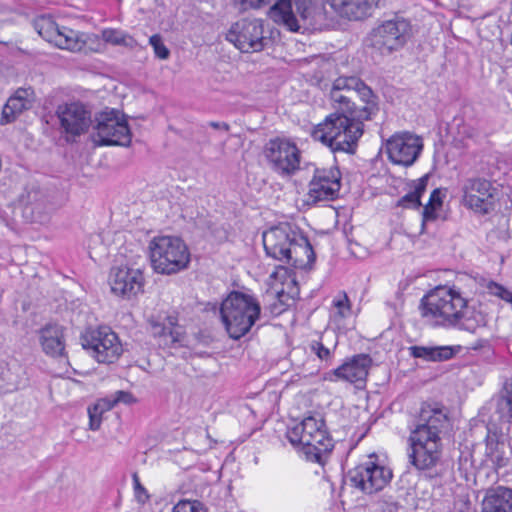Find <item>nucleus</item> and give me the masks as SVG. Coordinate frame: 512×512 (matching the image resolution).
I'll use <instances>...</instances> for the list:
<instances>
[{"instance_id": "32", "label": "nucleus", "mask_w": 512, "mask_h": 512, "mask_svg": "<svg viewBox=\"0 0 512 512\" xmlns=\"http://www.w3.org/2000/svg\"><path fill=\"white\" fill-rule=\"evenodd\" d=\"M35 29L46 41L53 43L60 33L59 27L51 18L40 17L35 21Z\"/></svg>"}, {"instance_id": "16", "label": "nucleus", "mask_w": 512, "mask_h": 512, "mask_svg": "<svg viewBox=\"0 0 512 512\" xmlns=\"http://www.w3.org/2000/svg\"><path fill=\"white\" fill-rule=\"evenodd\" d=\"M83 347L91 350L100 363H113L122 354V345L116 333L107 326L92 330L84 337Z\"/></svg>"}, {"instance_id": "31", "label": "nucleus", "mask_w": 512, "mask_h": 512, "mask_svg": "<svg viewBox=\"0 0 512 512\" xmlns=\"http://www.w3.org/2000/svg\"><path fill=\"white\" fill-rule=\"evenodd\" d=\"M111 410V404L106 398L98 400L95 404L88 407L89 429L97 431L102 423L103 415Z\"/></svg>"}, {"instance_id": "3", "label": "nucleus", "mask_w": 512, "mask_h": 512, "mask_svg": "<svg viewBox=\"0 0 512 512\" xmlns=\"http://www.w3.org/2000/svg\"><path fill=\"white\" fill-rule=\"evenodd\" d=\"M420 308L422 316L436 325L469 332H474L484 320L455 286H437L422 298Z\"/></svg>"}, {"instance_id": "29", "label": "nucleus", "mask_w": 512, "mask_h": 512, "mask_svg": "<svg viewBox=\"0 0 512 512\" xmlns=\"http://www.w3.org/2000/svg\"><path fill=\"white\" fill-rule=\"evenodd\" d=\"M54 44L60 49L79 52L84 48L86 41L84 40L83 34H80L79 32L68 27L62 26Z\"/></svg>"}, {"instance_id": "25", "label": "nucleus", "mask_w": 512, "mask_h": 512, "mask_svg": "<svg viewBox=\"0 0 512 512\" xmlns=\"http://www.w3.org/2000/svg\"><path fill=\"white\" fill-rule=\"evenodd\" d=\"M31 89H18L6 102L2 109L0 124L12 123L24 111L31 107Z\"/></svg>"}, {"instance_id": "20", "label": "nucleus", "mask_w": 512, "mask_h": 512, "mask_svg": "<svg viewBox=\"0 0 512 512\" xmlns=\"http://www.w3.org/2000/svg\"><path fill=\"white\" fill-rule=\"evenodd\" d=\"M492 412L489 426L500 433L512 432V381H506L499 394L491 401Z\"/></svg>"}, {"instance_id": "40", "label": "nucleus", "mask_w": 512, "mask_h": 512, "mask_svg": "<svg viewBox=\"0 0 512 512\" xmlns=\"http://www.w3.org/2000/svg\"><path fill=\"white\" fill-rule=\"evenodd\" d=\"M378 504L386 512H398L401 507L399 501L394 496L388 494L383 495Z\"/></svg>"}, {"instance_id": "35", "label": "nucleus", "mask_w": 512, "mask_h": 512, "mask_svg": "<svg viewBox=\"0 0 512 512\" xmlns=\"http://www.w3.org/2000/svg\"><path fill=\"white\" fill-rule=\"evenodd\" d=\"M149 43L153 47L155 55L162 60L169 57L170 51L164 45L162 37L159 34H154L149 38Z\"/></svg>"}, {"instance_id": "14", "label": "nucleus", "mask_w": 512, "mask_h": 512, "mask_svg": "<svg viewBox=\"0 0 512 512\" xmlns=\"http://www.w3.org/2000/svg\"><path fill=\"white\" fill-rule=\"evenodd\" d=\"M263 22L259 19H241L229 29L226 39L241 52H259L264 49Z\"/></svg>"}, {"instance_id": "34", "label": "nucleus", "mask_w": 512, "mask_h": 512, "mask_svg": "<svg viewBox=\"0 0 512 512\" xmlns=\"http://www.w3.org/2000/svg\"><path fill=\"white\" fill-rule=\"evenodd\" d=\"M106 400L111 404V409L118 403L130 405L136 402V398L132 393L123 390L116 391L114 394L106 397Z\"/></svg>"}, {"instance_id": "30", "label": "nucleus", "mask_w": 512, "mask_h": 512, "mask_svg": "<svg viewBox=\"0 0 512 512\" xmlns=\"http://www.w3.org/2000/svg\"><path fill=\"white\" fill-rule=\"evenodd\" d=\"M428 175H425L413 182V190L402 196L396 206L405 209H418L421 203V196L426 191Z\"/></svg>"}, {"instance_id": "23", "label": "nucleus", "mask_w": 512, "mask_h": 512, "mask_svg": "<svg viewBox=\"0 0 512 512\" xmlns=\"http://www.w3.org/2000/svg\"><path fill=\"white\" fill-rule=\"evenodd\" d=\"M65 328L56 323L46 324L39 330V341L43 352L53 358L65 357Z\"/></svg>"}, {"instance_id": "28", "label": "nucleus", "mask_w": 512, "mask_h": 512, "mask_svg": "<svg viewBox=\"0 0 512 512\" xmlns=\"http://www.w3.org/2000/svg\"><path fill=\"white\" fill-rule=\"evenodd\" d=\"M151 331L153 336L165 338L166 345L182 342L183 330L178 326L175 316H168L165 322H152Z\"/></svg>"}, {"instance_id": "37", "label": "nucleus", "mask_w": 512, "mask_h": 512, "mask_svg": "<svg viewBox=\"0 0 512 512\" xmlns=\"http://www.w3.org/2000/svg\"><path fill=\"white\" fill-rule=\"evenodd\" d=\"M333 306L337 309V315L346 317L351 311V305L346 293H342L333 300Z\"/></svg>"}, {"instance_id": "19", "label": "nucleus", "mask_w": 512, "mask_h": 512, "mask_svg": "<svg viewBox=\"0 0 512 512\" xmlns=\"http://www.w3.org/2000/svg\"><path fill=\"white\" fill-rule=\"evenodd\" d=\"M109 284L114 294L130 298L142 291L144 277L139 269L113 267L109 275Z\"/></svg>"}, {"instance_id": "38", "label": "nucleus", "mask_w": 512, "mask_h": 512, "mask_svg": "<svg viewBox=\"0 0 512 512\" xmlns=\"http://www.w3.org/2000/svg\"><path fill=\"white\" fill-rule=\"evenodd\" d=\"M104 38L107 42L112 44H123L130 45L133 39L130 36H127L119 31L109 30L104 32Z\"/></svg>"}, {"instance_id": "8", "label": "nucleus", "mask_w": 512, "mask_h": 512, "mask_svg": "<svg viewBox=\"0 0 512 512\" xmlns=\"http://www.w3.org/2000/svg\"><path fill=\"white\" fill-rule=\"evenodd\" d=\"M153 269L161 274H174L188 266L190 254L186 244L175 236L154 237L149 243Z\"/></svg>"}, {"instance_id": "2", "label": "nucleus", "mask_w": 512, "mask_h": 512, "mask_svg": "<svg viewBox=\"0 0 512 512\" xmlns=\"http://www.w3.org/2000/svg\"><path fill=\"white\" fill-rule=\"evenodd\" d=\"M448 427L449 418L443 405L423 403L409 424V463L421 471L436 467L442 456V436Z\"/></svg>"}, {"instance_id": "15", "label": "nucleus", "mask_w": 512, "mask_h": 512, "mask_svg": "<svg viewBox=\"0 0 512 512\" xmlns=\"http://www.w3.org/2000/svg\"><path fill=\"white\" fill-rule=\"evenodd\" d=\"M265 154L272 169L279 175H292L300 167V150L289 140L271 139L266 145Z\"/></svg>"}, {"instance_id": "21", "label": "nucleus", "mask_w": 512, "mask_h": 512, "mask_svg": "<svg viewBox=\"0 0 512 512\" xmlns=\"http://www.w3.org/2000/svg\"><path fill=\"white\" fill-rule=\"evenodd\" d=\"M493 427H487V435L485 438V454L484 462L494 470L508 466L512 457V448L504 439V432L498 435L497 431H493Z\"/></svg>"}, {"instance_id": "43", "label": "nucleus", "mask_w": 512, "mask_h": 512, "mask_svg": "<svg viewBox=\"0 0 512 512\" xmlns=\"http://www.w3.org/2000/svg\"><path fill=\"white\" fill-rule=\"evenodd\" d=\"M469 500L466 499L464 501H462V505L461 507L459 508V511L463 512L464 510H467L468 509V505H469Z\"/></svg>"}, {"instance_id": "4", "label": "nucleus", "mask_w": 512, "mask_h": 512, "mask_svg": "<svg viewBox=\"0 0 512 512\" xmlns=\"http://www.w3.org/2000/svg\"><path fill=\"white\" fill-rule=\"evenodd\" d=\"M263 246L268 257L304 268L315 260V253L308 238L289 223H280L263 232Z\"/></svg>"}, {"instance_id": "42", "label": "nucleus", "mask_w": 512, "mask_h": 512, "mask_svg": "<svg viewBox=\"0 0 512 512\" xmlns=\"http://www.w3.org/2000/svg\"><path fill=\"white\" fill-rule=\"evenodd\" d=\"M207 125L209 127L213 128V129L222 130V131H225V132H228L230 130V126L226 122L211 121V122H208Z\"/></svg>"}, {"instance_id": "22", "label": "nucleus", "mask_w": 512, "mask_h": 512, "mask_svg": "<svg viewBox=\"0 0 512 512\" xmlns=\"http://www.w3.org/2000/svg\"><path fill=\"white\" fill-rule=\"evenodd\" d=\"M379 0H327L331 8L341 17L360 21L370 17Z\"/></svg>"}, {"instance_id": "11", "label": "nucleus", "mask_w": 512, "mask_h": 512, "mask_svg": "<svg viewBox=\"0 0 512 512\" xmlns=\"http://www.w3.org/2000/svg\"><path fill=\"white\" fill-rule=\"evenodd\" d=\"M392 477V470L380 464L374 454L349 472L351 486L367 495L384 489L390 483Z\"/></svg>"}, {"instance_id": "9", "label": "nucleus", "mask_w": 512, "mask_h": 512, "mask_svg": "<svg viewBox=\"0 0 512 512\" xmlns=\"http://www.w3.org/2000/svg\"><path fill=\"white\" fill-rule=\"evenodd\" d=\"M412 25L404 17L394 16L380 22L369 34V46L381 56H390L405 47L412 37Z\"/></svg>"}, {"instance_id": "17", "label": "nucleus", "mask_w": 512, "mask_h": 512, "mask_svg": "<svg viewBox=\"0 0 512 512\" xmlns=\"http://www.w3.org/2000/svg\"><path fill=\"white\" fill-rule=\"evenodd\" d=\"M423 149L422 139L410 132L392 135L385 144L388 159L395 165L412 166Z\"/></svg>"}, {"instance_id": "7", "label": "nucleus", "mask_w": 512, "mask_h": 512, "mask_svg": "<svg viewBox=\"0 0 512 512\" xmlns=\"http://www.w3.org/2000/svg\"><path fill=\"white\" fill-rule=\"evenodd\" d=\"M261 306L252 295L232 291L223 300L220 314L227 333L232 339L238 340L246 335L259 319Z\"/></svg>"}, {"instance_id": "26", "label": "nucleus", "mask_w": 512, "mask_h": 512, "mask_svg": "<svg viewBox=\"0 0 512 512\" xmlns=\"http://www.w3.org/2000/svg\"><path fill=\"white\" fill-rule=\"evenodd\" d=\"M482 512H512V489L499 486L489 490L482 501Z\"/></svg>"}, {"instance_id": "33", "label": "nucleus", "mask_w": 512, "mask_h": 512, "mask_svg": "<svg viewBox=\"0 0 512 512\" xmlns=\"http://www.w3.org/2000/svg\"><path fill=\"white\" fill-rule=\"evenodd\" d=\"M442 205V199L440 191L438 189L433 190L430 195L428 203L423 208L422 213V227L429 221H434L437 218V209Z\"/></svg>"}, {"instance_id": "18", "label": "nucleus", "mask_w": 512, "mask_h": 512, "mask_svg": "<svg viewBox=\"0 0 512 512\" xmlns=\"http://www.w3.org/2000/svg\"><path fill=\"white\" fill-rule=\"evenodd\" d=\"M56 115L67 142L85 134L91 126V112L80 102L59 105Z\"/></svg>"}, {"instance_id": "27", "label": "nucleus", "mask_w": 512, "mask_h": 512, "mask_svg": "<svg viewBox=\"0 0 512 512\" xmlns=\"http://www.w3.org/2000/svg\"><path fill=\"white\" fill-rule=\"evenodd\" d=\"M460 350V346H410L408 348L410 356L420 358L424 361L441 362L454 357Z\"/></svg>"}, {"instance_id": "13", "label": "nucleus", "mask_w": 512, "mask_h": 512, "mask_svg": "<svg viewBox=\"0 0 512 512\" xmlns=\"http://www.w3.org/2000/svg\"><path fill=\"white\" fill-rule=\"evenodd\" d=\"M341 172L338 167L315 168L308 184L306 201L317 204L322 201H333L339 196L341 189Z\"/></svg>"}, {"instance_id": "24", "label": "nucleus", "mask_w": 512, "mask_h": 512, "mask_svg": "<svg viewBox=\"0 0 512 512\" xmlns=\"http://www.w3.org/2000/svg\"><path fill=\"white\" fill-rule=\"evenodd\" d=\"M372 359L367 354H358L334 370V375L351 383L365 381Z\"/></svg>"}, {"instance_id": "10", "label": "nucleus", "mask_w": 512, "mask_h": 512, "mask_svg": "<svg viewBox=\"0 0 512 512\" xmlns=\"http://www.w3.org/2000/svg\"><path fill=\"white\" fill-rule=\"evenodd\" d=\"M461 204L480 215L494 210L498 189L484 177H468L460 185Z\"/></svg>"}, {"instance_id": "5", "label": "nucleus", "mask_w": 512, "mask_h": 512, "mask_svg": "<svg viewBox=\"0 0 512 512\" xmlns=\"http://www.w3.org/2000/svg\"><path fill=\"white\" fill-rule=\"evenodd\" d=\"M286 437L289 442L298 448L306 460L324 465L331 453L334 444L328 435L322 417L308 416L300 423L288 428Z\"/></svg>"}, {"instance_id": "12", "label": "nucleus", "mask_w": 512, "mask_h": 512, "mask_svg": "<svg viewBox=\"0 0 512 512\" xmlns=\"http://www.w3.org/2000/svg\"><path fill=\"white\" fill-rule=\"evenodd\" d=\"M92 135L96 146H124L131 143V132L125 119L117 110L103 111L97 117V125Z\"/></svg>"}, {"instance_id": "36", "label": "nucleus", "mask_w": 512, "mask_h": 512, "mask_svg": "<svg viewBox=\"0 0 512 512\" xmlns=\"http://www.w3.org/2000/svg\"><path fill=\"white\" fill-rule=\"evenodd\" d=\"M172 512H207L199 501L181 500L174 507Z\"/></svg>"}, {"instance_id": "39", "label": "nucleus", "mask_w": 512, "mask_h": 512, "mask_svg": "<svg viewBox=\"0 0 512 512\" xmlns=\"http://www.w3.org/2000/svg\"><path fill=\"white\" fill-rule=\"evenodd\" d=\"M133 480V488H134V495L137 500V502L144 504L149 499V494L145 487L141 484L140 479L137 475V473H133L132 475Z\"/></svg>"}, {"instance_id": "1", "label": "nucleus", "mask_w": 512, "mask_h": 512, "mask_svg": "<svg viewBox=\"0 0 512 512\" xmlns=\"http://www.w3.org/2000/svg\"><path fill=\"white\" fill-rule=\"evenodd\" d=\"M334 112L312 131V137L332 152L353 154L364 133V121L372 119L379 108L376 96L360 78L341 76L330 90Z\"/></svg>"}, {"instance_id": "41", "label": "nucleus", "mask_w": 512, "mask_h": 512, "mask_svg": "<svg viewBox=\"0 0 512 512\" xmlns=\"http://www.w3.org/2000/svg\"><path fill=\"white\" fill-rule=\"evenodd\" d=\"M311 351L317 355L320 360L328 361L331 358V350L325 347L321 342L313 341L310 345Z\"/></svg>"}, {"instance_id": "6", "label": "nucleus", "mask_w": 512, "mask_h": 512, "mask_svg": "<svg viewBox=\"0 0 512 512\" xmlns=\"http://www.w3.org/2000/svg\"><path fill=\"white\" fill-rule=\"evenodd\" d=\"M273 0H233L240 11L270 5ZM274 11H278L283 24L292 32L301 28H315L321 18L322 9L317 0H274Z\"/></svg>"}]
</instances>
